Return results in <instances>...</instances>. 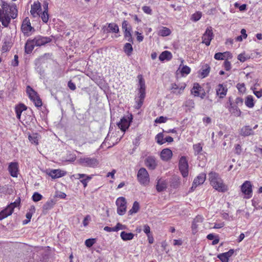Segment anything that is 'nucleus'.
Returning <instances> with one entry per match:
<instances>
[{
  "label": "nucleus",
  "instance_id": "1",
  "mask_svg": "<svg viewBox=\"0 0 262 262\" xmlns=\"http://www.w3.org/2000/svg\"><path fill=\"white\" fill-rule=\"evenodd\" d=\"M0 10V22L4 27H8L11 19L17 16V8L14 4H10L3 2Z\"/></svg>",
  "mask_w": 262,
  "mask_h": 262
},
{
  "label": "nucleus",
  "instance_id": "2",
  "mask_svg": "<svg viewBox=\"0 0 262 262\" xmlns=\"http://www.w3.org/2000/svg\"><path fill=\"white\" fill-rule=\"evenodd\" d=\"M208 180L212 188L219 192L224 193L229 189L228 185L224 183L223 179L217 172L215 171L209 172Z\"/></svg>",
  "mask_w": 262,
  "mask_h": 262
},
{
  "label": "nucleus",
  "instance_id": "3",
  "mask_svg": "<svg viewBox=\"0 0 262 262\" xmlns=\"http://www.w3.org/2000/svg\"><path fill=\"white\" fill-rule=\"evenodd\" d=\"M26 92L29 98L34 103L35 106L39 107L42 106V101L39 95L30 86L28 85L27 86Z\"/></svg>",
  "mask_w": 262,
  "mask_h": 262
},
{
  "label": "nucleus",
  "instance_id": "4",
  "mask_svg": "<svg viewBox=\"0 0 262 262\" xmlns=\"http://www.w3.org/2000/svg\"><path fill=\"white\" fill-rule=\"evenodd\" d=\"M78 162L81 165L91 168L97 167L99 164V162L97 159L90 157L80 158Z\"/></svg>",
  "mask_w": 262,
  "mask_h": 262
},
{
  "label": "nucleus",
  "instance_id": "5",
  "mask_svg": "<svg viewBox=\"0 0 262 262\" xmlns=\"http://www.w3.org/2000/svg\"><path fill=\"white\" fill-rule=\"evenodd\" d=\"M137 180L140 184L147 186L149 184V175L145 168H141L137 173Z\"/></svg>",
  "mask_w": 262,
  "mask_h": 262
},
{
  "label": "nucleus",
  "instance_id": "6",
  "mask_svg": "<svg viewBox=\"0 0 262 262\" xmlns=\"http://www.w3.org/2000/svg\"><path fill=\"white\" fill-rule=\"evenodd\" d=\"M179 170L184 178L187 177L188 175V160L185 156H182L179 161Z\"/></svg>",
  "mask_w": 262,
  "mask_h": 262
},
{
  "label": "nucleus",
  "instance_id": "7",
  "mask_svg": "<svg viewBox=\"0 0 262 262\" xmlns=\"http://www.w3.org/2000/svg\"><path fill=\"white\" fill-rule=\"evenodd\" d=\"M122 28L124 33V38L129 42L133 43V38L131 34L132 28L127 20H124L122 21Z\"/></svg>",
  "mask_w": 262,
  "mask_h": 262
},
{
  "label": "nucleus",
  "instance_id": "8",
  "mask_svg": "<svg viewBox=\"0 0 262 262\" xmlns=\"http://www.w3.org/2000/svg\"><path fill=\"white\" fill-rule=\"evenodd\" d=\"M241 191L245 195V198L250 199L252 196V185L249 181H246L241 186Z\"/></svg>",
  "mask_w": 262,
  "mask_h": 262
},
{
  "label": "nucleus",
  "instance_id": "9",
  "mask_svg": "<svg viewBox=\"0 0 262 262\" xmlns=\"http://www.w3.org/2000/svg\"><path fill=\"white\" fill-rule=\"evenodd\" d=\"M116 204L117 206V213L120 215H123L125 214L126 211V201L124 197L118 198L116 201Z\"/></svg>",
  "mask_w": 262,
  "mask_h": 262
},
{
  "label": "nucleus",
  "instance_id": "10",
  "mask_svg": "<svg viewBox=\"0 0 262 262\" xmlns=\"http://www.w3.org/2000/svg\"><path fill=\"white\" fill-rule=\"evenodd\" d=\"M132 120L133 115L131 114L127 116H124L118 124L119 128L122 132H125L129 127Z\"/></svg>",
  "mask_w": 262,
  "mask_h": 262
},
{
  "label": "nucleus",
  "instance_id": "11",
  "mask_svg": "<svg viewBox=\"0 0 262 262\" xmlns=\"http://www.w3.org/2000/svg\"><path fill=\"white\" fill-rule=\"evenodd\" d=\"M27 109V106L26 105H25L24 104L21 103H20L16 105L14 107V110H15V112L16 114L17 119L19 121H21V123H27L30 120V118H29L28 119H25L23 121L21 120V114H22L23 112L26 111Z\"/></svg>",
  "mask_w": 262,
  "mask_h": 262
},
{
  "label": "nucleus",
  "instance_id": "12",
  "mask_svg": "<svg viewBox=\"0 0 262 262\" xmlns=\"http://www.w3.org/2000/svg\"><path fill=\"white\" fill-rule=\"evenodd\" d=\"M191 93L194 97H199L201 99L205 98L206 93L204 89L198 83H194L192 89L191 90Z\"/></svg>",
  "mask_w": 262,
  "mask_h": 262
},
{
  "label": "nucleus",
  "instance_id": "13",
  "mask_svg": "<svg viewBox=\"0 0 262 262\" xmlns=\"http://www.w3.org/2000/svg\"><path fill=\"white\" fill-rule=\"evenodd\" d=\"M213 37L214 35L212 28L211 27L207 28L202 37V43H205L207 46H209Z\"/></svg>",
  "mask_w": 262,
  "mask_h": 262
},
{
  "label": "nucleus",
  "instance_id": "14",
  "mask_svg": "<svg viewBox=\"0 0 262 262\" xmlns=\"http://www.w3.org/2000/svg\"><path fill=\"white\" fill-rule=\"evenodd\" d=\"M75 179L80 180V182L82 183L83 187L85 188L88 186V183L93 178L94 175H88L84 173H77L73 175Z\"/></svg>",
  "mask_w": 262,
  "mask_h": 262
},
{
  "label": "nucleus",
  "instance_id": "15",
  "mask_svg": "<svg viewBox=\"0 0 262 262\" xmlns=\"http://www.w3.org/2000/svg\"><path fill=\"white\" fill-rule=\"evenodd\" d=\"M204 220V218L201 215H198L193 219L191 225L192 233L195 235L198 231V227L200 224H202Z\"/></svg>",
  "mask_w": 262,
  "mask_h": 262
},
{
  "label": "nucleus",
  "instance_id": "16",
  "mask_svg": "<svg viewBox=\"0 0 262 262\" xmlns=\"http://www.w3.org/2000/svg\"><path fill=\"white\" fill-rule=\"evenodd\" d=\"M33 40L36 47L44 46L52 41V38L50 37L41 35L36 36L33 38Z\"/></svg>",
  "mask_w": 262,
  "mask_h": 262
},
{
  "label": "nucleus",
  "instance_id": "17",
  "mask_svg": "<svg viewBox=\"0 0 262 262\" xmlns=\"http://www.w3.org/2000/svg\"><path fill=\"white\" fill-rule=\"evenodd\" d=\"M21 29L24 35L27 36H28L29 35V33L32 30H34V28L31 25V23L29 17H26L23 20L21 26Z\"/></svg>",
  "mask_w": 262,
  "mask_h": 262
},
{
  "label": "nucleus",
  "instance_id": "18",
  "mask_svg": "<svg viewBox=\"0 0 262 262\" xmlns=\"http://www.w3.org/2000/svg\"><path fill=\"white\" fill-rule=\"evenodd\" d=\"M228 101L229 105L227 106V107L230 113L235 117H239L241 115L240 109L238 107L237 105L232 102L231 97L229 98Z\"/></svg>",
  "mask_w": 262,
  "mask_h": 262
},
{
  "label": "nucleus",
  "instance_id": "19",
  "mask_svg": "<svg viewBox=\"0 0 262 262\" xmlns=\"http://www.w3.org/2000/svg\"><path fill=\"white\" fill-rule=\"evenodd\" d=\"M206 179V174L204 172L200 173L193 180L191 188L192 190H194L198 186L203 184Z\"/></svg>",
  "mask_w": 262,
  "mask_h": 262
},
{
  "label": "nucleus",
  "instance_id": "20",
  "mask_svg": "<svg viewBox=\"0 0 262 262\" xmlns=\"http://www.w3.org/2000/svg\"><path fill=\"white\" fill-rule=\"evenodd\" d=\"M41 11V6L40 3L38 1H35L31 5L30 13L33 17H36L40 16V13Z\"/></svg>",
  "mask_w": 262,
  "mask_h": 262
},
{
  "label": "nucleus",
  "instance_id": "21",
  "mask_svg": "<svg viewBox=\"0 0 262 262\" xmlns=\"http://www.w3.org/2000/svg\"><path fill=\"white\" fill-rule=\"evenodd\" d=\"M216 95L220 99H223L225 97L228 92V88L226 84H219L216 88Z\"/></svg>",
  "mask_w": 262,
  "mask_h": 262
},
{
  "label": "nucleus",
  "instance_id": "22",
  "mask_svg": "<svg viewBox=\"0 0 262 262\" xmlns=\"http://www.w3.org/2000/svg\"><path fill=\"white\" fill-rule=\"evenodd\" d=\"M8 171L11 177L17 178L19 172V165L18 162H11L8 167Z\"/></svg>",
  "mask_w": 262,
  "mask_h": 262
},
{
  "label": "nucleus",
  "instance_id": "23",
  "mask_svg": "<svg viewBox=\"0 0 262 262\" xmlns=\"http://www.w3.org/2000/svg\"><path fill=\"white\" fill-rule=\"evenodd\" d=\"M49 3L47 1H44L42 4L43 7V12L40 13V16L41 20L45 23H47L49 18V8H48Z\"/></svg>",
  "mask_w": 262,
  "mask_h": 262
},
{
  "label": "nucleus",
  "instance_id": "24",
  "mask_svg": "<svg viewBox=\"0 0 262 262\" xmlns=\"http://www.w3.org/2000/svg\"><path fill=\"white\" fill-rule=\"evenodd\" d=\"M172 152L169 148H166L162 150L160 157L161 159L164 161L170 160L172 157Z\"/></svg>",
  "mask_w": 262,
  "mask_h": 262
},
{
  "label": "nucleus",
  "instance_id": "25",
  "mask_svg": "<svg viewBox=\"0 0 262 262\" xmlns=\"http://www.w3.org/2000/svg\"><path fill=\"white\" fill-rule=\"evenodd\" d=\"M145 166L150 170H154L157 166V163L154 157L149 156L145 160Z\"/></svg>",
  "mask_w": 262,
  "mask_h": 262
},
{
  "label": "nucleus",
  "instance_id": "26",
  "mask_svg": "<svg viewBox=\"0 0 262 262\" xmlns=\"http://www.w3.org/2000/svg\"><path fill=\"white\" fill-rule=\"evenodd\" d=\"M214 58L217 60L231 59L232 58V55L231 53L226 51L223 53L218 52L214 54Z\"/></svg>",
  "mask_w": 262,
  "mask_h": 262
},
{
  "label": "nucleus",
  "instance_id": "27",
  "mask_svg": "<svg viewBox=\"0 0 262 262\" xmlns=\"http://www.w3.org/2000/svg\"><path fill=\"white\" fill-rule=\"evenodd\" d=\"M234 253V249H230L228 252L219 254L217 258L222 262H229V259L231 257Z\"/></svg>",
  "mask_w": 262,
  "mask_h": 262
},
{
  "label": "nucleus",
  "instance_id": "28",
  "mask_svg": "<svg viewBox=\"0 0 262 262\" xmlns=\"http://www.w3.org/2000/svg\"><path fill=\"white\" fill-rule=\"evenodd\" d=\"M138 79L139 80V84H138V94H146L145 90L146 86L145 80L143 78V77L142 75H138Z\"/></svg>",
  "mask_w": 262,
  "mask_h": 262
},
{
  "label": "nucleus",
  "instance_id": "29",
  "mask_svg": "<svg viewBox=\"0 0 262 262\" xmlns=\"http://www.w3.org/2000/svg\"><path fill=\"white\" fill-rule=\"evenodd\" d=\"M66 172L60 169H53L51 170L49 173L48 175L50 176L52 179H57L64 176Z\"/></svg>",
  "mask_w": 262,
  "mask_h": 262
},
{
  "label": "nucleus",
  "instance_id": "30",
  "mask_svg": "<svg viewBox=\"0 0 262 262\" xmlns=\"http://www.w3.org/2000/svg\"><path fill=\"white\" fill-rule=\"evenodd\" d=\"M36 46L35 42L33 39H28L25 43V52L26 54H30L33 50L34 47Z\"/></svg>",
  "mask_w": 262,
  "mask_h": 262
},
{
  "label": "nucleus",
  "instance_id": "31",
  "mask_svg": "<svg viewBox=\"0 0 262 262\" xmlns=\"http://www.w3.org/2000/svg\"><path fill=\"white\" fill-rule=\"evenodd\" d=\"M13 209L8 205L0 212V221L11 215L13 212Z\"/></svg>",
  "mask_w": 262,
  "mask_h": 262
},
{
  "label": "nucleus",
  "instance_id": "32",
  "mask_svg": "<svg viewBox=\"0 0 262 262\" xmlns=\"http://www.w3.org/2000/svg\"><path fill=\"white\" fill-rule=\"evenodd\" d=\"M159 58L161 61H170L172 58V55L170 52L164 51L160 54Z\"/></svg>",
  "mask_w": 262,
  "mask_h": 262
},
{
  "label": "nucleus",
  "instance_id": "33",
  "mask_svg": "<svg viewBox=\"0 0 262 262\" xmlns=\"http://www.w3.org/2000/svg\"><path fill=\"white\" fill-rule=\"evenodd\" d=\"M253 133V129L251 128L249 126H243L241 130H240V135L242 136H248L251 135H252Z\"/></svg>",
  "mask_w": 262,
  "mask_h": 262
},
{
  "label": "nucleus",
  "instance_id": "34",
  "mask_svg": "<svg viewBox=\"0 0 262 262\" xmlns=\"http://www.w3.org/2000/svg\"><path fill=\"white\" fill-rule=\"evenodd\" d=\"M55 204L56 201L55 200L52 199L48 200L42 206L43 211L47 212L48 210L52 209Z\"/></svg>",
  "mask_w": 262,
  "mask_h": 262
},
{
  "label": "nucleus",
  "instance_id": "35",
  "mask_svg": "<svg viewBox=\"0 0 262 262\" xmlns=\"http://www.w3.org/2000/svg\"><path fill=\"white\" fill-rule=\"evenodd\" d=\"M210 72V67L209 64H205L203 65L200 71V74L201 77L203 78H205L207 77Z\"/></svg>",
  "mask_w": 262,
  "mask_h": 262
},
{
  "label": "nucleus",
  "instance_id": "36",
  "mask_svg": "<svg viewBox=\"0 0 262 262\" xmlns=\"http://www.w3.org/2000/svg\"><path fill=\"white\" fill-rule=\"evenodd\" d=\"M139 97L136 100L135 108L137 110L140 109L143 104L146 94H138Z\"/></svg>",
  "mask_w": 262,
  "mask_h": 262
},
{
  "label": "nucleus",
  "instance_id": "37",
  "mask_svg": "<svg viewBox=\"0 0 262 262\" xmlns=\"http://www.w3.org/2000/svg\"><path fill=\"white\" fill-rule=\"evenodd\" d=\"M167 187V184L166 182L161 179H159L157 181L156 185V189L158 192H162L164 191Z\"/></svg>",
  "mask_w": 262,
  "mask_h": 262
},
{
  "label": "nucleus",
  "instance_id": "38",
  "mask_svg": "<svg viewBox=\"0 0 262 262\" xmlns=\"http://www.w3.org/2000/svg\"><path fill=\"white\" fill-rule=\"evenodd\" d=\"M34 211L35 207L34 206H32L29 209V211L26 213V216L27 219L23 221V223L24 225H26L30 222V220Z\"/></svg>",
  "mask_w": 262,
  "mask_h": 262
},
{
  "label": "nucleus",
  "instance_id": "39",
  "mask_svg": "<svg viewBox=\"0 0 262 262\" xmlns=\"http://www.w3.org/2000/svg\"><path fill=\"white\" fill-rule=\"evenodd\" d=\"M120 237L124 241H129L133 239L134 234L133 233H127L125 231H122L120 233Z\"/></svg>",
  "mask_w": 262,
  "mask_h": 262
},
{
  "label": "nucleus",
  "instance_id": "40",
  "mask_svg": "<svg viewBox=\"0 0 262 262\" xmlns=\"http://www.w3.org/2000/svg\"><path fill=\"white\" fill-rule=\"evenodd\" d=\"M123 51L128 56H130L132 54L133 48L130 42L126 43L124 45L123 47Z\"/></svg>",
  "mask_w": 262,
  "mask_h": 262
},
{
  "label": "nucleus",
  "instance_id": "41",
  "mask_svg": "<svg viewBox=\"0 0 262 262\" xmlns=\"http://www.w3.org/2000/svg\"><path fill=\"white\" fill-rule=\"evenodd\" d=\"M245 105L249 108H252L254 106V99L252 96L248 95L246 97Z\"/></svg>",
  "mask_w": 262,
  "mask_h": 262
},
{
  "label": "nucleus",
  "instance_id": "42",
  "mask_svg": "<svg viewBox=\"0 0 262 262\" xmlns=\"http://www.w3.org/2000/svg\"><path fill=\"white\" fill-rule=\"evenodd\" d=\"M171 33V31L169 28L166 27H162L159 30L158 34L161 36L165 37L169 35Z\"/></svg>",
  "mask_w": 262,
  "mask_h": 262
},
{
  "label": "nucleus",
  "instance_id": "43",
  "mask_svg": "<svg viewBox=\"0 0 262 262\" xmlns=\"http://www.w3.org/2000/svg\"><path fill=\"white\" fill-rule=\"evenodd\" d=\"M140 209V205L137 201L134 202L132 208L128 211V214L132 215L133 214L137 213Z\"/></svg>",
  "mask_w": 262,
  "mask_h": 262
},
{
  "label": "nucleus",
  "instance_id": "44",
  "mask_svg": "<svg viewBox=\"0 0 262 262\" xmlns=\"http://www.w3.org/2000/svg\"><path fill=\"white\" fill-rule=\"evenodd\" d=\"M258 84H255L251 88L253 94L256 96L257 98H260L262 97V88H258Z\"/></svg>",
  "mask_w": 262,
  "mask_h": 262
},
{
  "label": "nucleus",
  "instance_id": "45",
  "mask_svg": "<svg viewBox=\"0 0 262 262\" xmlns=\"http://www.w3.org/2000/svg\"><path fill=\"white\" fill-rule=\"evenodd\" d=\"M203 145V144H202L201 143H198L193 145V149L194 150V155L195 156L198 155L202 151Z\"/></svg>",
  "mask_w": 262,
  "mask_h": 262
},
{
  "label": "nucleus",
  "instance_id": "46",
  "mask_svg": "<svg viewBox=\"0 0 262 262\" xmlns=\"http://www.w3.org/2000/svg\"><path fill=\"white\" fill-rule=\"evenodd\" d=\"M108 28L109 30L108 32H113V33H118L119 31V29L118 26L115 23H109L108 24Z\"/></svg>",
  "mask_w": 262,
  "mask_h": 262
},
{
  "label": "nucleus",
  "instance_id": "47",
  "mask_svg": "<svg viewBox=\"0 0 262 262\" xmlns=\"http://www.w3.org/2000/svg\"><path fill=\"white\" fill-rule=\"evenodd\" d=\"M157 143L159 145H162L164 144V135L162 133L158 134L155 138Z\"/></svg>",
  "mask_w": 262,
  "mask_h": 262
},
{
  "label": "nucleus",
  "instance_id": "48",
  "mask_svg": "<svg viewBox=\"0 0 262 262\" xmlns=\"http://www.w3.org/2000/svg\"><path fill=\"white\" fill-rule=\"evenodd\" d=\"M29 140L32 143L35 145H38V137L36 134L33 135L32 136H29Z\"/></svg>",
  "mask_w": 262,
  "mask_h": 262
},
{
  "label": "nucleus",
  "instance_id": "49",
  "mask_svg": "<svg viewBox=\"0 0 262 262\" xmlns=\"http://www.w3.org/2000/svg\"><path fill=\"white\" fill-rule=\"evenodd\" d=\"M11 48V43L10 41H5L2 46V51L5 52L10 50Z\"/></svg>",
  "mask_w": 262,
  "mask_h": 262
},
{
  "label": "nucleus",
  "instance_id": "50",
  "mask_svg": "<svg viewBox=\"0 0 262 262\" xmlns=\"http://www.w3.org/2000/svg\"><path fill=\"white\" fill-rule=\"evenodd\" d=\"M42 198V195L37 192H34L32 196L33 201L35 202L40 201Z\"/></svg>",
  "mask_w": 262,
  "mask_h": 262
},
{
  "label": "nucleus",
  "instance_id": "51",
  "mask_svg": "<svg viewBox=\"0 0 262 262\" xmlns=\"http://www.w3.org/2000/svg\"><path fill=\"white\" fill-rule=\"evenodd\" d=\"M236 88L237 89L238 92L241 93H244L246 90L245 84L244 83H237L236 85Z\"/></svg>",
  "mask_w": 262,
  "mask_h": 262
},
{
  "label": "nucleus",
  "instance_id": "52",
  "mask_svg": "<svg viewBox=\"0 0 262 262\" xmlns=\"http://www.w3.org/2000/svg\"><path fill=\"white\" fill-rule=\"evenodd\" d=\"M20 203V198H18L17 199L15 200V201L10 203L8 205L9 207L12 208L13 209V210L14 211V209L15 207H17V206H19Z\"/></svg>",
  "mask_w": 262,
  "mask_h": 262
},
{
  "label": "nucleus",
  "instance_id": "53",
  "mask_svg": "<svg viewBox=\"0 0 262 262\" xmlns=\"http://www.w3.org/2000/svg\"><path fill=\"white\" fill-rule=\"evenodd\" d=\"M190 71L191 69L188 66H184L181 69V73L183 75L184 74L188 75L190 73Z\"/></svg>",
  "mask_w": 262,
  "mask_h": 262
},
{
  "label": "nucleus",
  "instance_id": "54",
  "mask_svg": "<svg viewBox=\"0 0 262 262\" xmlns=\"http://www.w3.org/2000/svg\"><path fill=\"white\" fill-rule=\"evenodd\" d=\"M96 242L95 238H89L85 241V245L87 247H91Z\"/></svg>",
  "mask_w": 262,
  "mask_h": 262
},
{
  "label": "nucleus",
  "instance_id": "55",
  "mask_svg": "<svg viewBox=\"0 0 262 262\" xmlns=\"http://www.w3.org/2000/svg\"><path fill=\"white\" fill-rule=\"evenodd\" d=\"M228 59H226L224 62L223 66L225 70L227 71H229L231 69V62L228 60Z\"/></svg>",
  "mask_w": 262,
  "mask_h": 262
},
{
  "label": "nucleus",
  "instance_id": "56",
  "mask_svg": "<svg viewBox=\"0 0 262 262\" xmlns=\"http://www.w3.org/2000/svg\"><path fill=\"white\" fill-rule=\"evenodd\" d=\"M127 228L126 225H122L120 223H118L115 227V232H117L120 230H125Z\"/></svg>",
  "mask_w": 262,
  "mask_h": 262
},
{
  "label": "nucleus",
  "instance_id": "57",
  "mask_svg": "<svg viewBox=\"0 0 262 262\" xmlns=\"http://www.w3.org/2000/svg\"><path fill=\"white\" fill-rule=\"evenodd\" d=\"M167 120V118L166 117L163 116H160L156 119L155 122L157 123H165Z\"/></svg>",
  "mask_w": 262,
  "mask_h": 262
},
{
  "label": "nucleus",
  "instance_id": "58",
  "mask_svg": "<svg viewBox=\"0 0 262 262\" xmlns=\"http://www.w3.org/2000/svg\"><path fill=\"white\" fill-rule=\"evenodd\" d=\"M142 10L143 12L147 14H151L152 13V10L149 6H144L142 7Z\"/></svg>",
  "mask_w": 262,
  "mask_h": 262
},
{
  "label": "nucleus",
  "instance_id": "59",
  "mask_svg": "<svg viewBox=\"0 0 262 262\" xmlns=\"http://www.w3.org/2000/svg\"><path fill=\"white\" fill-rule=\"evenodd\" d=\"M242 148L241 145L237 144L235 145L234 152L237 155H240L242 153Z\"/></svg>",
  "mask_w": 262,
  "mask_h": 262
},
{
  "label": "nucleus",
  "instance_id": "60",
  "mask_svg": "<svg viewBox=\"0 0 262 262\" xmlns=\"http://www.w3.org/2000/svg\"><path fill=\"white\" fill-rule=\"evenodd\" d=\"M18 56L17 55H15L14 59L11 62V66L13 67H17L18 66Z\"/></svg>",
  "mask_w": 262,
  "mask_h": 262
},
{
  "label": "nucleus",
  "instance_id": "61",
  "mask_svg": "<svg viewBox=\"0 0 262 262\" xmlns=\"http://www.w3.org/2000/svg\"><path fill=\"white\" fill-rule=\"evenodd\" d=\"M91 220V216L90 215H86L84 220H83V225L84 227H86L88 225L89 223V221Z\"/></svg>",
  "mask_w": 262,
  "mask_h": 262
},
{
  "label": "nucleus",
  "instance_id": "62",
  "mask_svg": "<svg viewBox=\"0 0 262 262\" xmlns=\"http://www.w3.org/2000/svg\"><path fill=\"white\" fill-rule=\"evenodd\" d=\"M135 34L137 35V40L138 42H140L143 40L144 37L141 33L136 31Z\"/></svg>",
  "mask_w": 262,
  "mask_h": 262
},
{
  "label": "nucleus",
  "instance_id": "63",
  "mask_svg": "<svg viewBox=\"0 0 262 262\" xmlns=\"http://www.w3.org/2000/svg\"><path fill=\"white\" fill-rule=\"evenodd\" d=\"M202 16L201 13V12H196V13H194L192 15V19L194 21H198L199 20Z\"/></svg>",
  "mask_w": 262,
  "mask_h": 262
},
{
  "label": "nucleus",
  "instance_id": "64",
  "mask_svg": "<svg viewBox=\"0 0 262 262\" xmlns=\"http://www.w3.org/2000/svg\"><path fill=\"white\" fill-rule=\"evenodd\" d=\"M68 86L69 89L72 91H74L76 90V87L74 82L72 81V80H70L68 83Z\"/></svg>",
  "mask_w": 262,
  "mask_h": 262
}]
</instances>
